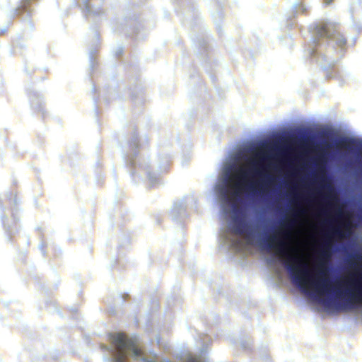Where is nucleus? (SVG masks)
Instances as JSON below:
<instances>
[{
  "label": "nucleus",
  "instance_id": "f257e3e1",
  "mask_svg": "<svg viewBox=\"0 0 362 362\" xmlns=\"http://www.w3.org/2000/svg\"><path fill=\"white\" fill-rule=\"evenodd\" d=\"M215 190L237 236L226 242L240 250L243 238L272 265V142L252 143L225 163Z\"/></svg>",
  "mask_w": 362,
  "mask_h": 362
},
{
  "label": "nucleus",
  "instance_id": "f03ea898",
  "mask_svg": "<svg viewBox=\"0 0 362 362\" xmlns=\"http://www.w3.org/2000/svg\"><path fill=\"white\" fill-rule=\"evenodd\" d=\"M339 228H330L325 234V238L320 247L317 265V278L311 274L308 264L296 253H284V265L293 281L302 288L309 287L318 295H324L329 291L328 280L326 276L327 262L331 257L332 236L341 237Z\"/></svg>",
  "mask_w": 362,
  "mask_h": 362
},
{
  "label": "nucleus",
  "instance_id": "7ed1b4c3",
  "mask_svg": "<svg viewBox=\"0 0 362 362\" xmlns=\"http://www.w3.org/2000/svg\"><path fill=\"white\" fill-rule=\"evenodd\" d=\"M110 338L112 347V357H106L107 362H127L128 357L140 362H157L155 359H147L144 356L137 337H129L121 333L111 334Z\"/></svg>",
  "mask_w": 362,
  "mask_h": 362
},
{
  "label": "nucleus",
  "instance_id": "20e7f679",
  "mask_svg": "<svg viewBox=\"0 0 362 362\" xmlns=\"http://www.w3.org/2000/svg\"><path fill=\"white\" fill-rule=\"evenodd\" d=\"M352 286L351 291H346L347 298L343 305H339L340 309H351L356 307L357 304L362 303V272L358 274L356 278H351L346 281Z\"/></svg>",
  "mask_w": 362,
  "mask_h": 362
},
{
  "label": "nucleus",
  "instance_id": "39448f33",
  "mask_svg": "<svg viewBox=\"0 0 362 362\" xmlns=\"http://www.w3.org/2000/svg\"><path fill=\"white\" fill-rule=\"evenodd\" d=\"M297 199H298V196L297 195V194H295V200H296ZM294 204L296 206V209H294L291 211V217L287 219L284 223V227L286 229L285 236L288 238L291 237V232L298 223V216L300 214H303L304 212L303 210L301 208H300V206L296 201H294Z\"/></svg>",
  "mask_w": 362,
  "mask_h": 362
},
{
  "label": "nucleus",
  "instance_id": "423d86ee",
  "mask_svg": "<svg viewBox=\"0 0 362 362\" xmlns=\"http://www.w3.org/2000/svg\"><path fill=\"white\" fill-rule=\"evenodd\" d=\"M320 184L321 189L323 190V192L319 193L320 196L327 206L332 207V201L335 197L332 194V189L331 185L327 183L326 180L323 177H320Z\"/></svg>",
  "mask_w": 362,
  "mask_h": 362
},
{
  "label": "nucleus",
  "instance_id": "0eeeda50",
  "mask_svg": "<svg viewBox=\"0 0 362 362\" xmlns=\"http://www.w3.org/2000/svg\"><path fill=\"white\" fill-rule=\"evenodd\" d=\"M331 27L332 30L335 29L334 25H329L325 23H320L315 28L316 34L321 37L332 38L334 33H331Z\"/></svg>",
  "mask_w": 362,
  "mask_h": 362
},
{
  "label": "nucleus",
  "instance_id": "6e6552de",
  "mask_svg": "<svg viewBox=\"0 0 362 362\" xmlns=\"http://www.w3.org/2000/svg\"><path fill=\"white\" fill-rule=\"evenodd\" d=\"M337 146L339 148L344 149H356L358 148V141L348 138H341L337 142Z\"/></svg>",
  "mask_w": 362,
  "mask_h": 362
},
{
  "label": "nucleus",
  "instance_id": "1a4fd4ad",
  "mask_svg": "<svg viewBox=\"0 0 362 362\" xmlns=\"http://www.w3.org/2000/svg\"><path fill=\"white\" fill-rule=\"evenodd\" d=\"M182 362H209V361L206 360V358L202 355L197 356H192L191 354H187L185 356Z\"/></svg>",
  "mask_w": 362,
  "mask_h": 362
},
{
  "label": "nucleus",
  "instance_id": "9d476101",
  "mask_svg": "<svg viewBox=\"0 0 362 362\" xmlns=\"http://www.w3.org/2000/svg\"><path fill=\"white\" fill-rule=\"evenodd\" d=\"M339 43H340V45H341V46L344 45L346 43V40L343 38L341 40H340Z\"/></svg>",
  "mask_w": 362,
  "mask_h": 362
},
{
  "label": "nucleus",
  "instance_id": "9b49d317",
  "mask_svg": "<svg viewBox=\"0 0 362 362\" xmlns=\"http://www.w3.org/2000/svg\"><path fill=\"white\" fill-rule=\"evenodd\" d=\"M325 147H326V148H329V147H331V146H330L329 144H326V145H325Z\"/></svg>",
  "mask_w": 362,
  "mask_h": 362
},
{
  "label": "nucleus",
  "instance_id": "f8f14e48",
  "mask_svg": "<svg viewBox=\"0 0 362 362\" xmlns=\"http://www.w3.org/2000/svg\"><path fill=\"white\" fill-rule=\"evenodd\" d=\"M272 138H273V140H274V134H273Z\"/></svg>",
  "mask_w": 362,
  "mask_h": 362
},
{
  "label": "nucleus",
  "instance_id": "ddd939ff",
  "mask_svg": "<svg viewBox=\"0 0 362 362\" xmlns=\"http://www.w3.org/2000/svg\"><path fill=\"white\" fill-rule=\"evenodd\" d=\"M272 180H273V182L274 181V176H273Z\"/></svg>",
  "mask_w": 362,
  "mask_h": 362
},
{
  "label": "nucleus",
  "instance_id": "4468645a",
  "mask_svg": "<svg viewBox=\"0 0 362 362\" xmlns=\"http://www.w3.org/2000/svg\"><path fill=\"white\" fill-rule=\"evenodd\" d=\"M274 238V237L273 236V238ZM272 248H273V249L274 248V245L272 246Z\"/></svg>",
  "mask_w": 362,
  "mask_h": 362
}]
</instances>
